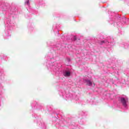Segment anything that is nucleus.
<instances>
[{"mask_svg": "<svg viewBox=\"0 0 129 129\" xmlns=\"http://www.w3.org/2000/svg\"><path fill=\"white\" fill-rule=\"evenodd\" d=\"M87 85H89V86H90L91 85H92V82H91L90 80H87L86 81Z\"/></svg>", "mask_w": 129, "mask_h": 129, "instance_id": "nucleus-3", "label": "nucleus"}, {"mask_svg": "<svg viewBox=\"0 0 129 129\" xmlns=\"http://www.w3.org/2000/svg\"><path fill=\"white\" fill-rule=\"evenodd\" d=\"M26 4H27V5H28V6L30 5V1H29V0H28L26 2Z\"/></svg>", "mask_w": 129, "mask_h": 129, "instance_id": "nucleus-5", "label": "nucleus"}, {"mask_svg": "<svg viewBox=\"0 0 129 129\" xmlns=\"http://www.w3.org/2000/svg\"><path fill=\"white\" fill-rule=\"evenodd\" d=\"M77 40V37L76 36L74 37V41H76Z\"/></svg>", "mask_w": 129, "mask_h": 129, "instance_id": "nucleus-6", "label": "nucleus"}, {"mask_svg": "<svg viewBox=\"0 0 129 129\" xmlns=\"http://www.w3.org/2000/svg\"><path fill=\"white\" fill-rule=\"evenodd\" d=\"M98 43H99V44H104V43H105V41H104V40L99 41Z\"/></svg>", "mask_w": 129, "mask_h": 129, "instance_id": "nucleus-4", "label": "nucleus"}, {"mask_svg": "<svg viewBox=\"0 0 129 129\" xmlns=\"http://www.w3.org/2000/svg\"><path fill=\"white\" fill-rule=\"evenodd\" d=\"M121 102H122L123 105H124V106H125L126 103V101H125V99L124 98H122L121 99Z\"/></svg>", "mask_w": 129, "mask_h": 129, "instance_id": "nucleus-1", "label": "nucleus"}, {"mask_svg": "<svg viewBox=\"0 0 129 129\" xmlns=\"http://www.w3.org/2000/svg\"><path fill=\"white\" fill-rule=\"evenodd\" d=\"M71 73L70 72H66V73L64 74V76H65V77H69Z\"/></svg>", "mask_w": 129, "mask_h": 129, "instance_id": "nucleus-2", "label": "nucleus"}]
</instances>
